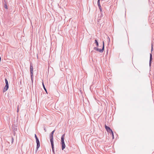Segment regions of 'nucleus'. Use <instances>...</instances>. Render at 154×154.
Returning a JSON list of instances; mask_svg holds the SVG:
<instances>
[{
    "mask_svg": "<svg viewBox=\"0 0 154 154\" xmlns=\"http://www.w3.org/2000/svg\"><path fill=\"white\" fill-rule=\"evenodd\" d=\"M5 81L6 83V85L3 89V92H5L6 91L8 88V81L6 79H5Z\"/></svg>",
    "mask_w": 154,
    "mask_h": 154,
    "instance_id": "nucleus-1",
    "label": "nucleus"
},
{
    "mask_svg": "<svg viewBox=\"0 0 154 154\" xmlns=\"http://www.w3.org/2000/svg\"><path fill=\"white\" fill-rule=\"evenodd\" d=\"M31 76V80L32 82V76H33V66L32 64H30V67Z\"/></svg>",
    "mask_w": 154,
    "mask_h": 154,
    "instance_id": "nucleus-2",
    "label": "nucleus"
},
{
    "mask_svg": "<svg viewBox=\"0 0 154 154\" xmlns=\"http://www.w3.org/2000/svg\"><path fill=\"white\" fill-rule=\"evenodd\" d=\"M55 131V130L53 131L50 134V140L51 143H54L53 141V134Z\"/></svg>",
    "mask_w": 154,
    "mask_h": 154,
    "instance_id": "nucleus-3",
    "label": "nucleus"
},
{
    "mask_svg": "<svg viewBox=\"0 0 154 154\" xmlns=\"http://www.w3.org/2000/svg\"><path fill=\"white\" fill-rule=\"evenodd\" d=\"M104 41H103V47H102V49H100L98 48L97 51H99V52H100V53H102L103 52V51L104 50Z\"/></svg>",
    "mask_w": 154,
    "mask_h": 154,
    "instance_id": "nucleus-4",
    "label": "nucleus"
},
{
    "mask_svg": "<svg viewBox=\"0 0 154 154\" xmlns=\"http://www.w3.org/2000/svg\"><path fill=\"white\" fill-rule=\"evenodd\" d=\"M105 127L106 129L108 132H111V133H112V130L109 127L107 126L106 125H105Z\"/></svg>",
    "mask_w": 154,
    "mask_h": 154,
    "instance_id": "nucleus-5",
    "label": "nucleus"
},
{
    "mask_svg": "<svg viewBox=\"0 0 154 154\" xmlns=\"http://www.w3.org/2000/svg\"><path fill=\"white\" fill-rule=\"evenodd\" d=\"M36 143H37L36 150V151H37L38 150V148L40 147V142H39V140L38 138L36 139Z\"/></svg>",
    "mask_w": 154,
    "mask_h": 154,
    "instance_id": "nucleus-6",
    "label": "nucleus"
},
{
    "mask_svg": "<svg viewBox=\"0 0 154 154\" xmlns=\"http://www.w3.org/2000/svg\"><path fill=\"white\" fill-rule=\"evenodd\" d=\"M51 147L52 148V150L54 154H55V152L54 151V143H51Z\"/></svg>",
    "mask_w": 154,
    "mask_h": 154,
    "instance_id": "nucleus-7",
    "label": "nucleus"
},
{
    "mask_svg": "<svg viewBox=\"0 0 154 154\" xmlns=\"http://www.w3.org/2000/svg\"><path fill=\"white\" fill-rule=\"evenodd\" d=\"M62 145V149L63 150L65 149L66 146L65 143H61Z\"/></svg>",
    "mask_w": 154,
    "mask_h": 154,
    "instance_id": "nucleus-8",
    "label": "nucleus"
},
{
    "mask_svg": "<svg viewBox=\"0 0 154 154\" xmlns=\"http://www.w3.org/2000/svg\"><path fill=\"white\" fill-rule=\"evenodd\" d=\"M150 61H149V65H150V63H151V61L152 60V54H150Z\"/></svg>",
    "mask_w": 154,
    "mask_h": 154,
    "instance_id": "nucleus-9",
    "label": "nucleus"
},
{
    "mask_svg": "<svg viewBox=\"0 0 154 154\" xmlns=\"http://www.w3.org/2000/svg\"><path fill=\"white\" fill-rule=\"evenodd\" d=\"M4 7L6 9H8V6L7 5L6 2H5V3L4 4Z\"/></svg>",
    "mask_w": 154,
    "mask_h": 154,
    "instance_id": "nucleus-10",
    "label": "nucleus"
},
{
    "mask_svg": "<svg viewBox=\"0 0 154 154\" xmlns=\"http://www.w3.org/2000/svg\"><path fill=\"white\" fill-rule=\"evenodd\" d=\"M95 43H96L97 46H98V43L96 39L95 40Z\"/></svg>",
    "mask_w": 154,
    "mask_h": 154,
    "instance_id": "nucleus-11",
    "label": "nucleus"
},
{
    "mask_svg": "<svg viewBox=\"0 0 154 154\" xmlns=\"http://www.w3.org/2000/svg\"><path fill=\"white\" fill-rule=\"evenodd\" d=\"M42 85H43V88H44V90H45V91H46V92H47V90H46V88H45V85H44V83H43V82H42Z\"/></svg>",
    "mask_w": 154,
    "mask_h": 154,
    "instance_id": "nucleus-12",
    "label": "nucleus"
},
{
    "mask_svg": "<svg viewBox=\"0 0 154 154\" xmlns=\"http://www.w3.org/2000/svg\"><path fill=\"white\" fill-rule=\"evenodd\" d=\"M65 135V134H64L63 135L61 136V139H64Z\"/></svg>",
    "mask_w": 154,
    "mask_h": 154,
    "instance_id": "nucleus-13",
    "label": "nucleus"
},
{
    "mask_svg": "<svg viewBox=\"0 0 154 154\" xmlns=\"http://www.w3.org/2000/svg\"><path fill=\"white\" fill-rule=\"evenodd\" d=\"M61 143H64V139H61Z\"/></svg>",
    "mask_w": 154,
    "mask_h": 154,
    "instance_id": "nucleus-14",
    "label": "nucleus"
},
{
    "mask_svg": "<svg viewBox=\"0 0 154 154\" xmlns=\"http://www.w3.org/2000/svg\"><path fill=\"white\" fill-rule=\"evenodd\" d=\"M107 39L108 41V43H109V42H110V38H109L108 36L107 37Z\"/></svg>",
    "mask_w": 154,
    "mask_h": 154,
    "instance_id": "nucleus-15",
    "label": "nucleus"
},
{
    "mask_svg": "<svg viewBox=\"0 0 154 154\" xmlns=\"http://www.w3.org/2000/svg\"><path fill=\"white\" fill-rule=\"evenodd\" d=\"M97 49H98V48H97V47H94V49L96 50L97 51Z\"/></svg>",
    "mask_w": 154,
    "mask_h": 154,
    "instance_id": "nucleus-16",
    "label": "nucleus"
},
{
    "mask_svg": "<svg viewBox=\"0 0 154 154\" xmlns=\"http://www.w3.org/2000/svg\"><path fill=\"white\" fill-rule=\"evenodd\" d=\"M112 133V139H114V135H113V132H112V133Z\"/></svg>",
    "mask_w": 154,
    "mask_h": 154,
    "instance_id": "nucleus-17",
    "label": "nucleus"
},
{
    "mask_svg": "<svg viewBox=\"0 0 154 154\" xmlns=\"http://www.w3.org/2000/svg\"><path fill=\"white\" fill-rule=\"evenodd\" d=\"M35 139L38 138L37 137V136L36 135V134H35Z\"/></svg>",
    "mask_w": 154,
    "mask_h": 154,
    "instance_id": "nucleus-18",
    "label": "nucleus"
},
{
    "mask_svg": "<svg viewBox=\"0 0 154 154\" xmlns=\"http://www.w3.org/2000/svg\"><path fill=\"white\" fill-rule=\"evenodd\" d=\"M11 139H12V142H13V140H14V139H13V138L12 137V138H11Z\"/></svg>",
    "mask_w": 154,
    "mask_h": 154,
    "instance_id": "nucleus-19",
    "label": "nucleus"
},
{
    "mask_svg": "<svg viewBox=\"0 0 154 154\" xmlns=\"http://www.w3.org/2000/svg\"><path fill=\"white\" fill-rule=\"evenodd\" d=\"M44 130L45 131V132L46 131V130L45 128H44Z\"/></svg>",
    "mask_w": 154,
    "mask_h": 154,
    "instance_id": "nucleus-20",
    "label": "nucleus"
},
{
    "mask_svg": "<svg viewBox=\"0 0 154 154\" xmlns=\"http://www.w3.org/2000/svg\"><path fill=\"white\" fill-rule=\"evenodd\" d=\"M18 112V109L17 108V112Z\"/></svg>",
    "mask_w": 154,
    "mask_h": 154,
    "instance_id": "nucleus-21",
    "label": "nucleus"
},
{
    "mask_svg": "<svg viewBox=\"0 0 154 154\" xmlns=\"http://www.w3.org/2000/svg\"><path fill=\"white\" fill-rule=\"evenodd\" d=\"M152 49H151L152 51Z\"/></svg>",
    "mask_w": 154,
    "mask_h": 154,
    "instance_id": "nucleus-22",
    "label": "nucleus"
}]
</instances>
